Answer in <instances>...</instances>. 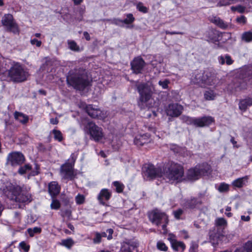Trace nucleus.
Returning a JSON list of instances; mask_svg holds the SVG:
<instances>
[{
    "label": "nucleus",
    "instance_id": "obj_44",
    "mask_svg": "<svg viewBox=\"0 0 252 252\" xmlns=\"http://www.w3.org/2000/svg\"><path fill=\"white\" fill-rule=\"evenodd\" d=\"M62 216L63 218L66 217L68 219H70L71 217V210L66 209L64 211H63L62 213Z\"/></svg>",
    "mask_w": 252,
    "mask_h": 252
},
{
    "label": "nucleus",
    "instance_id": "obj_1",
    "mask_svg": "<svg viewBox=\"0 0 252 252\" xmlns=\"http://www.w3.org/2000/svg\"><path fill=\"white\" fill-rule=\"evenodd\" d=\"M67 85L74 89L83 91L91 85L87 71L83 68L70 70L66 76Z\"/></svg>",
    "mask_w": 252,
    "mask_h": 252
},
{
    "label": "nucleus",
    "instance_id": "obj_3",
    "mask_svg": "<svg viewBox=\"0 0 252 252\" xmlns=\"http://www.w3.org/2000/svg\"><path fill=\"white\" fill-rule=\"evenodd\" d=\"M5 194L10 200L19 203L30 202L32 200L31 196L23 190L18 186H11L5 192Z\"/></svg>",
    "mask_w": 252,
    "mask_h": 252
},
{
    "label": "nucleus",
    "instance_id": "obj_38",
    "mask_svg": "<svg viewBox=\"0 0 252 252\" xmlns=\"http://www.w3.org/2000/svg\"><path fill=\"white\" fill-rule=\"evenodd\" d=\"M231 9L232 11H237L239 12L242 13L244 12L245 10V7L241 5H237L235 6H233L231 7Z\"/></svg>",
    "mask_w": 252,
    "mask_h": 252
},
{
    "label": "nucleus",
    "instance_id": "obj_48",
    "mask_svg": "<svg viewBox=\"0 0 252 252\" xmlns=\"http://www.w3.org/2000/svg\"><path fill=\"white\" fill-rule=\"evenodd\" d=\"M101 237H100V234L99 233L96 232L95 234V237L93 239V242L94 243L98 244L101 242Z\"/></svg>",
    "mask_w": 252,
    "mask_h": 252
},
{
    "label": "nucleus",
    "instance_id": "obj_8",
    "mask_svg": "<svg viewBox=\"0 0 252 252\" xmlns=\"http://www.w3.org/2000/svg\"><path fill=\"white\" fill-rule=\"evenodd\" d=\"M181 119L188 125H193L197 127L206 126L214 122V119L211 116H205L196 118L187 116H183L181 117Z\"/></svg>",
    "mask_w": 252,
    "mask_h": 252
},
{
    "label": "nucleus",
    "instance_id": "obj_27",
    "mask_svg": "<svg viewBox=\"0 0 252 252\" xmlns=\"http://www.w3.org/2000/svg\"><path fill=\"white\" fill-rule=\"evenodd\" d=\"M242 40L249 42L252 41V32H244L242 35Z\"/></svg>",
    "mask_w": 252,
    "mask_h": 252
},
{
    "label": "nucleus",
    "instance_id": "obj_58",
    "mask_svg": "<svg viewBox=\"0 0 252 252\" xmlns=\"http://www.w3.org/2000/svg\"><path fill=\"white\" fill-rule=\"evenodd\" d=\"M59 121L57 118H51L50 119V123L53 125H56L58 123Z\"/></svg>",
    "mask_w": 252,
    "mask_h": 252
},
{
    "label": "nucleus",
    "instance_id": "obj_26",
    "mask_svg": "<svg viewBox=\"0 0 252 252\" xmlns=\"http://www.w3.org/2000/svg\"><path fill=\"white\" fill-rule=\"evenodd\" d=\"M14 117L16 120L23 124L27 123L29 120V118L27 116L18 112H15Z\"/></svg>",
    "mask_w": 252,
    "mask_h": 252
},
{
    "label": "nucleus",
    "instance_id": "obj_42",
    "mask_svg": "<svg viewBox=\"0 0 252 252\" xmlns=\"http://www.w3.org/2000/svg\"><path fill=\"white\" fill-rule=\"evenodd\" d=\"M137 8L139 11L143 13H146L148 12L146 7L144 6L141 2H139L137 5Z\"/></svg>",
    "mask_w": 252,
    "mask_h": 252
},
{
    "label": "nucleus",
    "instance_id": "obj_14",
    "mask_svg": "<svg viewBox=\"0 0 252 252\" xmlns=\"http://www.w3.org/2000/svg\"><path fill=\"white\" fill-rule=\"evenodd\" d=\"M7 164L12 166L19 165L25 161L24 155L20 152L9 154L7 158Z\"/></svg>",
    "mask_w": 252,
    "mask_h": 252
},
{
    "label": "nucleus",
    "instance_id": "obj_50",
    "mask_svg": "<svg viewBox=\"0 0 252 252\" xmlns=\"http://www.w3.org/2000/svg\"><path fill=\"white\" fill-rule=\"evenodd\" d=\"M225 63L227 65H231L233 63V60H232L231 57L228 55L225 56Z\"/></svg>",
    "mask_w": 252,
    "mask_h": 252
},
{
    "label": "nucleus",
    "instance_id": "obj_22",
    "mask_svg": "<svg viewBox=\"0 0 252 252\" xmlns=\"http://www.w3.org/2000/svg\"><path fill=\"white\" fill-rule=\"evenodd\" d=\"M252 105V98L247 97L240 101L239 104V109L243 111H245L249 106Z\"/></svg>",
    "mask_w": 252,
    "mask_h": 252
},
{
    "label": "nucleus",
    "instance_id": "obj_34",
    "mask_svg": "<svg viewBox=\"0 0 252 252\" xmlns=\"http://www.w3.org/2000/svg\"><path fill=\"white\" fill-rule=\"evenodd\" d=\"M54 197L53 198L52 202L50 205L51 208L52 209L57 210L60 208V207L61 206V204H60L59 201H58L57 199H54Z\"/></svg>",
    "mask_w": 252,
    "mask_h": 252
},
{
    "label": "nucleus",
    "instance_id": "obj_15",
    "mask_svg": "<svg viewBox=\"0 0 252 252\" xmlns=\"http://www.w3.org/2000/svg\"><path fill=\"white\" fill-rule=\"evenodd\" d=\"M145 62L141 57H137L131 62V69L135 74L141 73L145 66Z\"/></svg>",
    "mask_w": 252,
    "mask_h": 252
},
{
    "label": "nucleus",
    "instance_id": "obj_47",
    "mask_svg": "<svg viewBox=\"0 0 252 252\" xmlns=\"http://www.w3.org/2000/svg\"><path fill=\"white\" fill-rule=\"evenodd\" d=\"M157 247L158 249L161 251H166L167 250V247L166 246L165 244L161 242H158Z\"/></svg>",
    "mask_w": 252,
    "mask_h": 252
},
{
    "label": "nucleus",
    "instance_id": "obj_52",
    "mask_svg": "<svg viewBox=\"0 0 252 252\" xmlns=\"http://www.w3.org/2000/svg\"><path fill=\"white\" fill-rule=\"evenodd\" d=\"M31 43L32 45L35 44L37 47H40L41 44V42L37 39L34 38L31 40Z\"/></svg>",
    "mask_w": 252,
    "mask_h": 252
},
{
    "label": "nucleus",
    "instance_id": "obj_56",
    "mask_svg": "<svg viewBox=\"0 0 252 252\" xmlns=\"http://www.w3.org/2000/svg\"><path fill=\"white\" fill-rule=\"evenodd\" d=\"M218 60H219V63L221 64H224L225 62V56H220L218 58Z\"/></svg>",
    "mask_w": 252,
    "mask_h": 252
},
{
    "label": "nucleus",
    "instance_id": "obj_49",
    "mask_svg": "<svg viewBox=\"0 0 252 252\" xmlns=\"http://www.w3.org/2000/svg\"><path fill=\"white\" fill-rule=\"evenodd\" d=\"M198 245L195 243H192L191 244L190 248L189 249L190 252H197L198 249Z\"/></svg>",
    "mask_w": 252,
    "mask_h": 252
},
{
    "label": "nucleus",
    "instance_id": "obj_53",
    "mask_svg": "<svg viewBox=\"0 0 252 252\" xmlns=\"http://www.w3.org/2000/svg\"><path fill=\"white\" fill-rule=\"evenodd\" d=\"M244 81L246 82L247 83L248 82H252V74L250 72L248 73V76L244 78Z\"/></svg>",
    "mask_w": 252,
    "mask_h": 252
},
{
    "label": "nucleus",
    "instance_id": "obj_35",
    "mask_svg": "<svg viewBox=\"0 0 252 252\" xmlns=\"http://www.w3.org/2000/svg\"><path fill=\"white\" fill-rule=\"evenodd\" d=\"M73 241L71 239H67L66 240H63L62 241V245L68 248H70L73 244Z\"/></svg>",
    "mask_w": 252,
    "mask_h": 252
},
{
    "label": "nucleus",
    "instance_id": "obj_28",
    "mask_svg": "<svg viewBox=\"0 0 252 252\" xmlns=\"http://www.w3.org/2000/svg\"><path fill=\"white\" fill-rule=\"evenodd\" d=\"M113 233V230L111 228L108 229L106 232H102L99 233L100 237H107L108 240H110L112 238V234Z\"/></svg>",
    "mask_w": 252,
    "mask_h": 252
},
{
    "label": "nucleus",
    "instance_id": "obj_7",
    "mask_svg": "<svg viewBox=\"0 0 252 252\" xmlns=\"http://www.w3.org/2000/svg\"><path fill=\"white\" fill-rule=\"evenodd\" d=\"M210 169V165L207 163L197 165L194 168L188 170L187 173V178L189 180H196L202 176L207 175Z\"/></svg>",
    "mask_w": 252,
    "mask_h": 252
},
{
    "label": "nucleus",
    "instance_id": "obj_63",
    "mask_svg": "<svg viewBox=\"0 0 252 252\" xmlns=\"http://www.w3.org/2000/svg\"><path fill=\"white\" fill-rule=\"evenodd\" d=\"M67 227H68L70 229H71V230L74 231V227L73 225L72 224H71V223H68L67 224Z\"/></svg>",
    "mask_w": 252,
    "mask_h": 252
},
{
    "label": "nucleus",
    "instance_id": "obj_62",
    "mask_svg": "<svg viewBox=\"0 0 252 252\" xmlns=\"http://www.w3.org/2000/svg\"><path fill=\"white\" fill-rule=\"evenodd\" d=\"M74 2L75 5L80 4L82 1L83 0H72Z\"/></svg>",
    "mask_w": 252,
    "mask_h": 252
},
{
    "label": "nucleus",
    "instance_id": "obj_60",
    "mask_svg": "<svg viewBox=\"0 0 252 252\" xmlns=\"http://www.w3.org/2000/svg\"><path fill=\"white\" fill-rule=\"evenodd\" d=\"M84 36L85 38L87 40H90V36L88 32H85L83 33Z\"/></svg>",
    "mask_w": 252,
    "mask_h": 252
},
{
    "label": "nucleus",
    "instance_id": "obj_17",
    "mask_svg": "<svg viewBox=\"0 0 252 252\" xmlns=\"http://www.w3.org/2000/svg\"><path fill=\"white\" fill-rule=\"evenodd\" d=\"M85 110L88 114L93 118H97L101 114V111L93 105H87Z\"/></svg>",
    "mask_w": 252,
    "mask_h": 252
},
{
    "label": "nucleus",
    "instance_id": "obj_59",
    "mask_svg": "<svg viewBox=\"0 0 252 252\" xmlns=\"http://www.w3.org/2000/svg\"><path fill=\"white\" fill-rule=\"evenodd\" d=\"M241 219L242 220H244L245 221H249L250 220V217L249 216H248L247 217H245V216H242L241 217Z\"/></svg>",
    "mask_w": 252,
    "mask_h": 252
},
{
    "label": "nucleus",
    "instance_id": "obj_61",
    "mask_svg": "<svg viewBox=\"0 0 252 252\" xmlns=\"http://www.w3.org/2000/svg\"><path fill=\"white\" fill-rule=\"evenodd\" d=\"M38 148L39 150L42 151H44L45 150V148L41 143L39 144Z\"/></svg>",
    "mask_w": 252,
    "mask_h": 252
},
{
    "label": "nucleus",
    "instance_id": "obj_29",
    "mask_svg": "<svg viewBox=\"0 0 252 252\" xmlns=\"http://www.w3.org/2000/svg\"><path fill=\"white\" fill-rule=\"evenodd\" d=\"M215 94L214 92L212 90L205 92L204 93V98L206 100H211L214 99Z\"/></svg>",
    "mask_w": 252,
    "mask_h": 252
},
{
    "label": "nucleus",
    "instance_id": "obj_55",
    "mask_svg": "<svg viewBox=\"0 0 252 252\" xmlns=\"http://www.w3.org/2000/svg\"><path fill=\"white\" fill-rule=\"evenodd\" d=\"M237 21L239 23H245L246 20V18L244 16H241L237 18Z\"/></svg>",
    "mask_w": 252,
    "mask_h": 252
},
{
    "label": "nucleus",
    "instance_id": "obj_19",
    "mask_svg": "<svg viewBox=\"0 0 252 252\" xmlns=\"http://www.w3.org/2000/svg\"><path fill=\"white\" fill-rule=\"evenodd\" d=\"M137 247V243L136 242H128L123 243L121 251L122 252H132Z\"/></svg>",
    "mask_w": 252,
    "mask_h": 252
},
{
    "label": "nucleus",
    "instance_id": "obj_43",
    "mask_svg": "<svg viewBox=\"0 0 252 252\" xmlns=\"http://www.w3.org/2000/svg\"><path fill=\"white\" fill-rule=\"evenodd\" d=\"M114 186L116 187V191L121 192L123 190V186L119 182L115 181L113 183Z\"/></svg>",
    "mask_w": 252,
    "mask_h": 252
},
{
    "label": "nucleus",
    "instance_id": "obj_40",
    "mask_svg": "<svg viewBox=\"0 0 252 252\" xmlns=\"http://www.w3.org/2000/svg\"><path fill=\"white\" fill-rule=\"evenodd\" d=\"M244 248L247 252H252V239L245 244Z\"/></svg>",
    "mask_w": 252,
    "mask_h": 252
},
{
    "label": "nucleus",
    "instance_id": "obj_64",
    "mask_svg": "<svg viewBox=\"0 0 252 252\" xmlns=\"http://www.w3.org/2000/svg\"><path fill=\"white\" fill-rule=\"evenodd\" d=\"M39 92L40 94L45 95L46 94V92L44 90H40L39 91Z\"/></svg>",
    "mask_w": 252,
    "mask_h": 252
},
{
    "label": "nucleus",
    "instance_id": "obj_25",
    "mask_svg": "<svg viewBox=\"0 0 252 252\" xmlns=\"http://www.w3.org/2000/svg\"><path fill=\"white\" fill-rule=\"evenodd\" d=\"M211 21L221 29H225L227 27V25L219 17H213Z\"/></svg>",
    "mask_w": 252,
    "mask_h": 252
},
{
    "label": "nucleus",
    "instance_id": "obj_32",
    "mask_svg": "<svg viewBox=\"0 0 252 252\" xmlns=\"http://www.w3.org/2000/svg\"><path fill=\"white\" fill-rule=\"evenodd\" d=\"M32 169L31 166L28 164L25 165L23 167H20L18 170V172L20 174H23L25 173H26L27 171L31 170Z\"/></svg>",
    "mask_w": 252,
    "mask_h": 252
},
{
    "label": "nucleus",
    "instance_id": "obj_18",
    "mask_svg": "<svg viewBox=\"0 0 252 252\" xmlns=\"http://www.w3.org/2000/svg\"><path fill=\"white\" fill-rule=\"evenodd\" d=\"M149 141V135L147 133L143 135H138L134 140V144L138 146H143L144 144L148 143Z\"/></svg>",
    "mask_w": 252,
    "mask_h": 252
},
{
    "label": "nucleus",
    "instance_id": "obj_41",
    "mask_svg": "<svg viewBox=\"0 0 252 252\" xmlns=\"http://www.w3.org/2000/svg\"><path fill=\"white\" fill-rule=\"evenodd\" d=\"M68 45L69 48L74 51H78L79 47L77 45V44L74 41H71L68 42Z\"/></svg>",
    "mask_w": 252,
    "mask_h": 252
},
{
    "label": "nucleus",
    "instance_id": "obj_51",
    "mask_svg": "<svg viewBox=\"0 0 252 252\" xmlns=\"http://www.w3.org/2000/svg\"><path fill=\"white\" fill-rule=\"evenodd\" d=\"M183 214V210L182 209H178L174 212V215L176 219H179L180 216Z\"/></svg>",
    "mask_w": 252,
    "mask_h": 252
},
{
    "label": "nucleus",
    "instance_id": "obj_46",
    "mask_svg": "<svg viewBox=\"0 0 252 252\" xmlns=\"http://www.w3.org/2000/svg\"><path fill=\"white\" fill-rule=\"evenodd\" d=\"M19 247L21 249H23L25 252H28L30 249V246L27 245L24 241L20 243Z\"/></svg>",
    "mask_w": 252,
    "mask_h": 252
},
{
    "label": "nucleus",
    "instance_id": "obj_20",
    "mask_svg": "<svg viewBox=\"0 0 252 252\" xmlns=\"http://www.w3.org/2000/svg\"><path fill=\"white\" fill-rule=\"evenodd\" d=\"M48 190L49 193L53 198L60 193V187L56 182H52L49 185Z\"/></svg>",
    "mask_w": 252,
    "mask_h": 252
},
{
    "label": "nucleus",
    "instance_id": "obj_23",
    "mask_svg": "<svg viewBox=\"0 0 252 252\" xmlns=\"http://www.w3.org/2000/svg\"><path fill=\"white\" fill-rule=\"evenodd\" d=\"M168 239L170 241L172 248L175 251H179L180 249H181L183 251L185 250V245L182 242H178L173 239L172 237L169 238Z\"/></svg>",
    "mask_w": 252,
    "mask_h": 252
},
{
    "label": "nucleus",
    "instance_id": "obj_45",
    "mask_svg": "<svg viewBox=\"0 0 252 252\" xmlns=\"http://www.w3.org/2000/svg\"><path fill=\"white\" fill-rule=\"evenodd\" d=\"M169 83V81L166 79L164 81L160 80L158 82V84L164 89L168 88Z\"/></svg>",
    "mask_w": 252,
    "mask_h": 252
},
{
    "label": "nucleus",
    "instance_id": "obj_5",
    "mask_svg": "<svg viewBox=\"0 0 252 252\" xmlns=\"http://www.w3.org/2000/svg\"><path fill=\"white\" fill-rule=\"evenodd\" d=\"M140 96L138 101V105L142 109L146 107L150 108V105L147 104L152 97L153 94L152 87L148 83H139L136 85Z\"/></svg>",
    "mask_w": 252,
    "mask_h": 252
},
{
    "label": "nucleus",
    "instance_id": "obj_24",
    "mask_svg": "<svg viewBox=\"0 0 252 252\" xmlns=\"http://www.w3.org/2000/svg\"><path fill=\"white\" fill-rule=\"evenodd\" d=\"M201 204V202L193 197L185 201L184 206L188 208L193 209L196 207L198 204Z\"/></svg>",
    "mask_w": 252,
    "mask_h": 252
},
{
    "label": "nucleus",
    "instance_id": "obj_39",
    "mask_svg": "<svg viewBox=\"0 0 252 252\" xmlns=\"http://www.w3.org/2000/svg\"><path fill=\"white\" fill-rule=\"evenodd\" d=\"M76 202L78 204H82L85 200V197L83 195L78 194L75 197Z\"/></svg>",
    "mask_w": 252,
    "mask_h": 252
},
{
    "label": "nucleus",
    "instance_id": "obj_54",
    "mask_svg": "<svg viewBox=\"0 0 252 252\" xmlns=\"http://www.w3.org/2000/svg\"><path fill=\"white\" fill-rule=\"evenodd\" d=\"M105 20L107 21H111V20H110V19H105ZM112 23L113 24H115L117 25H119L120 23H123V21H122V20H120V19H114L112 20Z\"/></svg>",
    "mask_w": 252,
    "mask_h": 252
},
{
    "label": "nucleus",
    "instance_id": "obj_30",
    "mask_svg": "<svg viewBox=\"0 0 252 252\" xmlns=\"http://www.w3.org/2000/svg\"><path fill=\"white\" fill-rule=\"evenodd\" d=\"M134 20L135 18L133 15L131 13H129L126 15V18L122 21L123 23H125L126 24H130L134 22Z\"/></svg>",
    "mask_w": 252,
    "mask_h": 252
},
{
    "label": "nucleus",
    "instance_id": "obj_4",
    "mask_svg": "<svg viewBox=\"0 0 252 252\" xmlns=\"http://www.w3.org/2000/svg\"><path fill=\"white\" fill-rule=\"evenodd\" d=\"M226 221L223 218L216 220L215 226L209 232L210 241L214 247L219 244L224 236V229L226 226Z\"/></svg>",
    "mask_w": 252,
    "mask_h": 252
},
{
    "label": "nucleus",
    "instance_id": "obj_12",
    "mask_svg": "<svg viewBox=\"0 0 252 252\" xmlns=\"http://www.w3.org/2000/svg\"><path fill=\"white\" fill-rule=\"evenodd\" d=\"M192 82L194 84L199 85L202 87H205L206 85L214 84L212 83L211 78L209 77L207 74L202 71L197 72L195 73L194 77L192 79Z\"/></svg>",
    "mask_w": 252,
    "mask_h": 252
},
{
    "label": "nucleus",
    "instance_id": "obj_16",
    "mask_svg": "<svg viewBox=\"0 0 252 252\" xmlns=\"http://www.w3.org/2000/svg\"><path fill=\"white\" fill-rule=\"evenodd\" d=\"M182 110L183 107L177 103L169 104L165 110L167 115L172 117H178Z\"/></svg>",
    "mask_w": 252,
    "mask_h": 252
},
{
    "label": "nucleus",
    "instance_id": "obj_9",
    "mask_svg": "<svg viewBox=\"0 0 252 252\" xmlns=\"http://www.w3.org/2000/svg\"><path fill=\"white\" fill-rule=\"evenodd\" d=\"M150 220L157 226L162 222L168 223V220L166 215L158 209H154L148 214Z\"/></svg>",
    "mask_w": 252,
    "mask_h": 252
},
{
    "label": "nucleus",
    "instance_id": "obj_13",
    "mask_svg": "<svg viewBox=\"0 0 252 252\" xmlns=\"http://www.w3.org/2000/svg\"><path fill=\"white\" fill-rule=\"evenodd\" d=\"M2 25L6 27L7 30L15 33L19 32L18 27L15 22L13 16L10 14H5L1 19Z\"/></svg>",
    "mask_w": 252,
    "mask_h": 252
},
{
    "label": "nucleus",
    "instance_id": "obj_10",
    "mask_svg": "<svg viewBox=\"0 0 252 252\" xmlns=\"http://www.w3.org/2000/svg\"><path fill=\"white\" fill-rule=\"evenodd\" d=\"M74 155L72 154L70 158V163H65L61 168L62 176L65 179H72L74 177L73 166L75 161Z\"/></svg>",
    "mask_w": 252,
    "mask_h": 252
},
{
    "label": "nucleus",
    "instance_id": "obj_6",
    "mask_svg": "<svg viewBox=\"0 0 252 252\" xmlns=\"http://www.w3.org/2000/svg\"><path fill=\"white\" fill-rule=\"evenodd\" d=\"M80 124V125L84 126V129L87 130L88 133L95 141L100 140L103 137L102 129L93 122L90 121L86 118H82Z\"/></svg>",
    "mask_w": 252,
    "mask_h": 252
},
{
    "label": "nucleus",
    "instance_id": "obj_37",
    "mask_svg": "<svg viewBox=\"0 0 252 252\" xmlns=\"http://www.w3.org/2000/svg\"><path fill=\"white\" fill-rule=\"evenodd\" d=\"M229 186L225 183H221L218 188V190L220 192H226L228 190Z\"/></svg>",
    "mask_w": 252,
    "mask_h": 252
},
{
    "label": "nucleus",
    "instance_id": "obj_2",
    "mask_svg": "<svg viewBox=\"0 0 252 252\" xmlns=\"http://www.w3.org/2000/svg\"><path fill=\"white\" fill-rule=\"evenodd\" d=\"M164 177L168 180V182L178 183L185 180L183 167L179 164L172 163L163 173Z\"/></svg>",
    "mask_w": 252,
    "mask_h": 252
},
{
    "label": "nucleus",
    "instance_id": "obj_33",
    "mask_svg": "<svg viewBox=\"0 0 252 252\" xmlns=\"http://www.w3.org/2000/svg\"><path fill=\"white\" fill-rule=\"evenodd\" d=\"M54 137L56 140L61 141L63 140V136L61 132L59 130L54 129L53 130Z\"/></svg>",
    "mask_w": 252,
    "mask_h": 252
},
{
    "label": "nucleus",
    "instance_id": "obj_21",
    "mask_svg": "<svg viewBox=\"0 0 252 252\" xmlns=\"http://www.w3.org/2000/svg\"><path fill=\"white\" fill-rule=\"evenodd\" d=\"M111 196L110 192L107 189H102L100 192L99 194L97 196V199L99 200L100 203L104 205L105 200H108L109 199Z\"/></svg>",
    "mask_w": 252,
    "mask_h": 252
},
{
    "label": "nucleus",
    "instance_id": "obj_36",
    "mask_svg": "<svg viewBox=\"0 0 252 252\" xmlns=\"http://www.w3.org/2000/svg\"><path fill=\"white\" fill-rule=\"evenodd\" d=\"M41 229L40 227H35L33 229L29 228L28 231L30 236H33L35 233H39L41 232Z\"/></svg>",
    "mask_w": 252,
    "mask_h": 252
},
{
    "label": "nucleus",
    "instance_id": "obj_11",
    "mask_svg": "<svg viewBox=\"0 0 252 252\" xmlns=\"http://www.w3.org/2000/svg\"><path fill=\"white\" fill-rule=\"evenodd\" d=\"M143 176L150 180L162 176L160 169L155 168L152 164H145L143 168Z\"/></svg>",
    "mask_w": 252,
    "mask_h": 252
},
{
    "label": "nucleus",
    "instance_id": "obj_57",
    "mask_svg": "<svg viewBox=\"0 0 252 252\" xmlns=\"http://www.w3.org/2000/svg\"><path fill=\"white\" fill-rule=\"evenodd\" d=\"M165 33L167 34H171V35H172V34H183V33L182 32H170L168 31H165Z\"/></svg>",
    "mask_w": 252,
    "mask_h": 252
},
{
    "label": "nucleus",
    "instance_id": "obj_31",
    "mask_svg": "<svg viewBox=\"0 0 252 252\" xmlns=\"http://www.w3.org/2000/svg\"><path fill=\"white\" fill-rule=\"evenodd\" d=\"M244 179H247V176H245V177L242 178H239L236 180H235L233 182V185L236 187L238 188H241L244 185Z\"/></svg>",
    "mask_w": 252,
    "mask_h": 252
}]
</instances>
